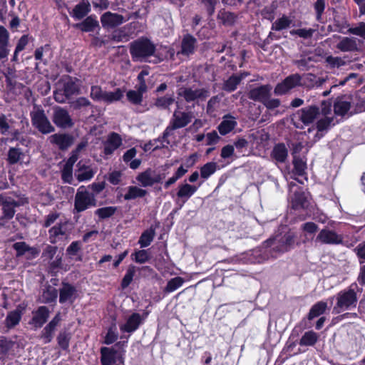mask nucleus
Returning <instances> with one entry per match:
<instances>
[{"label": "nucleus", "instance_id": "nucleus-1", "mask_svg": "<svg viewBox=\"0 0 365 365\" xmlns=\"http://www.w3.org/2000/svg\"><path fill=\"white\" fill-rule=\"evenodd\" d=\"M321 115L322 117L318 120L317 125L319 131H323L334 125V118L331 116V104L329 101L322 102L321 111L314 106L301 109L294 115L292 120L296 128L302 129L304 125L312 123Z\"/></svg>", "mask_w": 365, "mask_h": 365}, {"label": "nucleus", "instance_id": "nucleus-2", "mask_svg": "<svg viewBox=\"0 0 365 365\" xmlns=\"http://www.w3.org/2000/svg\"><path fill=\"white\" fill-rule=\"evenodd\" d=\"M155 52V44L147 38H140L130 43V53L133 61H148Z\"/></svg>", "mask_w": 365, "mask_h": 365}, {"label": "nucleus", "instance_id": "nucleus-3", "mask_svg": "<svg viewBox=\"0 0 365 365\" xmlns=\"http://www.w3.org/2000/svg\"><path fill=\"white\" fill-rule=\"evenodd\" d=\"M356 289L357 284L353 283L347 289L340 291L336 294V303L333 308V313L339 314L356 307L358 300Z\"/></svg>", "mask_w": 365, "mask_h": 365}, {"label": "nucleus", "instance_id": "nucleus-4", "mask_svg": "<svg viewBox=\"0 0 365 365\" xmlns=\"http://www.w3.org/2000/svg\"><path fill=\"white\" fill-rule=\"evenodd\" d=\"M78 86L75 81L69 77L63 78L57 83V88L53 93L54 99L58 103H65L71 96L77 93Z\"/></svg>", "mask_w": 365, "mask_h": 365}, {"label": "nucleus", "instance_id": "nucleus-5", "mask_svg": "<svg viewBox=\"0 0 365 365\" xmlns=\"http://www.w3.org/2000/svg\"><path fill=\"white\" fill-rule=\"evenodd\" d=\"M294 242L293 235L289 233L284 236H276L265 242V246L270 247L274 252L272 254L273 257H277L280 253L284 252L293 247Z\"/></svg>", "mask_w": 365, "mask_h": 365}, {"label": "nucleus", "instance_id": "nucleus-6", "mask_svg": "<svg viewBox=\"0 0 365 365\" xmlns=\"http://www.w3.org/2000/svg\"><path fill=\"white\" fill-rule=\"evenodd\" d=\"M30 115L32 125L41 133L48 134L54 131V127L49 121L43 109L35 106Z\"/></svg>", "mask_w": 365, "mask_h": 365}, {"label": "nucleus", "instance_id": "nucleus-7", "mask_svg": "<svg viewBox=\"0 0 365 365\" xmlns=\"http://www.w3.org/2000/svg\"><path fill=\"white\" fill-rule=\"evenodd\" d=\"M96 197L89 192L84 186H81L75 195L74 209L78 212H83L91 207L95 206Z\"/></svg>", "mask_w": 365, "mask_h": 365}, {"label": "nucleus", "instance_id": "nucleus-8", "mask_svg": "<svg viewBox=\"0 0 365 365\" xmlns=\"http://www.w3.org/2000/svg\"><path fill=\"white\" fill-rule=\"evenodd\" d=\"M209 91L204 88L182 87L178 90V95L187 102L204 100L209 96Z\"/></svg>", "mask_w": 365, "mask_h": 365}, {"label": "nucleus", "instance_id": "nucleus-9", "mask_svg": "<svg viewBox=\"0 0 365 365\" xmlns=\"http://www.w3.org/2000/svg\"><path fill=\"white\" fill-rule=\"evenodd\" d=\"M289 199L294 209L304 208L307 206V197L302 189L294 182L289 183Z\"/></svg>", "mask_w": 365, "mask_h": 365}, {"label": "nucleus", "instance_id": "nucleus-10", "mask_svg": "<svg viewBox=\"0 0 365 365\" xmlns=\"http://www.w3.org/2000/svg\"><path fill=\"white\" fill-rule=\"evenodd\" d=\"M27 200L24 198H20L15 200L11 197L5 196L0 198V203L3 210V218L11 220L15 215V207L23 205L26 203Z\"/></svg>", "mask_w": 365, "mask_h": 365}, {"label": "nucleus", "instance_id": "nucleus-11", "mask_svg": "<svg viewBox=\"0 0 365 365\" xmlns=\"http://www.w3.org/2000/svg\"><path fill=\"white\" fill-rule=\"evenodd\" d=\"M302 77L295 73L287 76L282 82L278 83L274 88V93L277 95H283L289 90L301 84Z\"/></svg>", "mask_w": 365, "mask_h": 365}, {"label": "nucleus", "instance_id": "nucleus-12", "mask_svg": "<svg viewBox=\"0 0 365 365\" xmlns=\"http://www.w3.org/2000/svg\"><path fill=\"white\" fill-rule=\"evenodd\" d=\"M101 354L102 365H119L123 363L122 357L113 348L102 347Z\"/></svg>", "mask_w": 365, "mask_h": 365}, {"label": "nucleus", "instance_id": "nucleus-13", "mask_svg": "<svg viewBox=\"0 0 365 365\" xmlns=\"http://www.w3.org/2000/svg\"><path fill=\"white\" fill-rule=\"evenodd\" d=\"M96 173V169L84 161H79L75 171V176L79 182L91 180Z\"/></svg>", "mask_w": 365, "mask_h": 365}, {"label": "nucleus", "instance_id": "nucleus-14", "mask_svg": "<svg viewBox=\"0 0 365 365\" xmlns=\"http://www.w3.org/2000/svg\"><path fill=\"white\" fill-rule=\"evenodd\" d=\"M317 240L323 244L339 245L342 244L343 237L334 230L323 229L317 235Z\"/></svg>", "mask_w": 365, "mask_h": 365}, {"label": "nucleus", "instance_id": "nucleus-15", "mask_svg": "<svg viewBox=\"0 0 365 365\" xmlns=\"http://www.w3.org/2000/svg\"><path fill=\"white\" fill-rule=\"evenodd\" d=\"M53 121L57 127L62 128H70L73 124L68 112L59 107L54 109Z\"/></svg>", "mask_w": 365, "mask_h": 365}, {"label": "nucleus", "instance_id": "nucleus-16", "mask_svg": "<svg viewBox=\"0 0 365 365\" xmlns=\"http://www.w3.org/2000/svg\"><path fill=\"white\" fill-rule=\"evenodd\" d=\"M272 88L270 85H262L254 88L250 91L248 97L251 100L264 103L267 98L271 96Z\"/></svg>", "mask_w": 365, "mask_h": 365}, {"label": "nucleus", "instance_id": "nucleus-17", "mask_svg": "<svg viewBox=\"0 0 365 365\" xmlns=\"http://www.w3.org/2000/svg\"><path fill=\"white\" fill-rule=\"evenodd\" d=\"M122 145V138L116 133H110L103 143V153L110 155Z\"/></svg>", "mask_w": 365, "mask_h": 365}, {"label": "nucleus", "instance_id": "nucleus-18", "mask_svg": "<svg viewBox=\"0 0 365 365\" xmlns=\"http://www.w3.org/2000/svg\"><path fill=\"white\" fill-rule=\"evenodd\" d=\"M125 21V19L122 15L110 11L106 12L101 17V22L104 28H114Z\"/></svg>", "mask_w": 365, "mask_h": 365}, {"label": "nucleus", "instance_id": "nucleus-19", "mask_svg": "<svg viewBox=\"0 0 365 365\" xmlns=\"http://www.w3.org/2000/svg\"><path fill=\"white\" fill-rule=\"evenodd\" d=\"M192 114L190 112H182L176 110L171 120V126L173 129L181 128L186 126L191 122Z\"/></svg>", "mask_w": 365, "mask_h": 365}, {"label": "nucleus", "instance_id": "nucleus-20", "mask_svg": "<svg viewBox=\"0 0 365 365\" xmlns=\"http://www.w3.org/2000/svg\"><path fill=\"white\" fill-rule=\"evenodd\" d=\"M48 317V309L45 306L39 307L36 311L33 312L31 324L36 329L40 328L45 324Z\"/></svg>", "mask_w": 365, "mask_h": 365}, {"label": "nucleus", "instance_id": "nucleus-21", "mask_svg": "<svg viewBox=\"0 0 365 365\" xmlns=\"http://www.w3.org/2000/svg\"><path fill=\"white\" fill-rule=\"evenodd\" d=\"M143 322V317L138 313L132 314L124 324L120 325V329L123 332L131 333L135 331Z\"/></svg>", "mask_w": 365, "mask_h": 365}, {"label": "nucleus", "instance_id": "nucleus-22", "mask_svg": "<svg viewBox=\"0 0 365 365\" xmlns=\"http://www.w3.org/2000/svg\"><path fill=\"white\" fill-rule=\"evenodd\" d=\"M66 224L60 223L49 230V241L52 244L57 243L59 240L66 237Z\"/></svg>", "mask_w": 365, "mask_h": 365}, {"label": "nucleus", "instance_id": "nucleus-23", "mask_svg": "<svg viewBox=\"0 0 365 365\" xmlns=\"http://www.w3.org/2000/svg\"><path fill=\"white\" fill-rule=\"evenodd\" d=\"M200 185L196 186L186 182L179 185L177 192L178 197L181 199L183 202H185L196 192Z\"/></svg>", "mask_w": 365, "mask_h": 365}, {"label": "nucleus", "instance_id": "nucleus-24", "mask_svg": "<svg viewBox=\"0 0 365 365\" xmlns=\"http://www.w3.org/2000/svg\"><path fill=\"white\" fill-rule=\"evenodd\" d=\"M359 41L355 38H343L337 44V48L343 52L356 51L359 50Z\"/></svg>", "mask_w": 365, "mask_h": 365}, {"label": "nucleus", "instance_id": "nucleus-25", "mask_svg": "<svg viewBox=\"0 0 365 365\" xmlns=\"http://www.w3.org/2000/svg\"><path fill=\"white\" fill-rule=\"evenodd\" d=\"M196 44V39L190 36H185L181 44V50L177 53V55L182 54L184 56H189L194 53Z\"/></svg>", "mask_w": 365, "mask_h": 365}, {"label": "nucleus", "instance_id": "nucleus-26", "mask_svg": "<svg viewBox=\"0 0 365 365\" xmlns=\"http://www.w3.org/2000/svg\"><path fill=\"white\" fill-rule=\"evenodd\" d=\"M76 290L75 287L70 284H64L60 290L59 302L60 303H72L76 299Z\"/></svg>", "mask_w": 365, "mask_h": 365}, {"label": "nucleus", "instance_id": "nucleus-27", "mask_svg": "<svg viewBox=\"0 0 365 365\" xmlns=\"http://www.w3.org/2000/svg\"><path fill=\"white\" fill-rule=\"evenodd\" d=\"M351 108V101L346 97L338 98L334 104V113L344 116L348 113Z\"/></svg>", "mask_w": 365, "mask_h": 365}, {"label": "nucleus", "instance_id": "nucleus-28", "mask_svg": "<svg viewBox=\"0 0 365 365\" xmlns=\"http://www.w3.org/2000/svg\"><path fill=\"white\" fill-rule=\"evenodd\" d=\"M237 125L235 118L230 115H226L223 117L222 121L218 125L220 133L225 135L231 132Z\"/></svg>", "mask_w": 365, "mask_h": 365}, {"label": "nucleus", "instance_id": "nucleus-29", "mask_svg": "<svg viewBox=\"0 0 365 365\" xmlns=\"http://www.w3.org/2000/svg\"><path fill=\"white\" fill-rule=\"evenodd\" d=\"M138 180L144 186H150L159 180V175L152 170H148L138 176Z\"/></svg>", "mask_w": 365, "mask_h": 365}, {"label": "nucleus", "instance_id": "nucleus-30", "mask_svg": "<svg viewBox=\"0 0 365 365\" xmlns=\"http://www.w3.org/2000/svg\"><path fill=\"white\" fill-rule=\"evenodd\" d=\"M9 34L7 30L0 26V58H5L9 53L8 48Z\"/></svg>", "mask_w": 365, "mask_h": 365}, {"label": "nucleus", "instance_id": "nucleus-31", "mask_svg": "<svg viewBox=\"0 0 365 365\" xmlns=\"http://www.w3.org/2000/svg\"><path fill=\"white\" fill-rule=\"evenodd\" d=\"M91 10V4L88 0H81L73 9L72 16L78 20L86 16Z\"/></svg>", "mask_w": 365, "mask_h": 365}, {"label": "nucleus", "instance_id": "nucleus-32", "mask_svg": "<svg viewBox=\"0 0 365 365\" xmlns=\"http://www.w3.org/2000/svg\"><path fill=\"white\" fill-rule=\"evenodd\" d=\"M52 143L56 144L61 149H66L72 143V138L65 134H54L50 137Z\"/></svg>", "mask_w": 365, "mask_h": 365}, {"label": "nucleus", "instance_id": "nucleus-33", "mask_svg": "<svg viewBox=\"0 0 365 365\" xmlns=\"http://www.w3.org/2000/svg\"><path fill=\"white\" fill-rule=\"evenodd\" d=\"M293 20L289 16L282 15L275 20L272 24V30L280 31L289 28L292 25Z\"/></svg>", "mask_w": 365, "mask_h": 365}, {"label": "nucleus", "instance_id": "nucleus-34", "mask_svg": "<svg viewBox=\"0 0 365 365\" xmlns=\"http://www.w3.org/2000/svg\"><path fill=\"white\" fill-rule=\"evenodd\" d=\"M98 22L93 16L87 17L83 22L76 24L74 26L85 32L93 31Z\"/></svg>", "mask_w": 365, "mask_h": 365}, {"label": "nucleus", "instance_id": "nucleus-35", "mask_svg": "<svg viewBox=\"0 0 365 365\" xmlns=\"http://www.w3.org/2000/svg\"><path fill=\"white\" fill-rule=\"evenodd\" d=\"M244 76L242 75H232L223 84V89L227 92L234 91L237 86L240 84Z\"/></svg>", "mask_w": 365, "mask_h": 365}, {"label": "nucleus", "instance_id": "nucleus-36", "mask_svg": "<svg viewBox=\"0 0 365 365\" xmlns=\"http://www.w3.org/2000/svg\"><path fill=\"white\" fill-rule=\"evenodd\" d=\"M21 319V312L19 309L11 311L8 313L5 324L7 328L11 329L16 326Z\"/></svg>", "mask_w": 365, "mask_h": 365}, {"label": "nucleus", "instance_id": "nucleus-37", "mask_svg": "<svg viewBox=\"0 0 365 365\" xmlns=\"http://www.w3.org/2000/svg\"><path fill=\"white\" fill-rule=\"evenodd\" d=\"M293 175L298 177L304 176V175L305 174V170L307 169V164L304 159L294 155L293 160Z\"/></svg>", "mask_w": 365, "mask_h": 365}, {"label": "nucleus", "instance_id": "nucleus-38", "mask_svg": "<svg viewBox=\"0 0 365 365\" xmlns=\"http://www.w3.org/2000/svg\"><path fill=\"white\" fill-rule=\"evenodd\" d=\"M272 156L279 163H284L287 157V150L284 144L276 145L272 152Z\"/></svg>", "mask_w": 365, "mask_h": 365}, {"label": "nucleus", "instance_id": "nucleus-39", "mask_svg": "<svg viewBox=\"0 0 365 365\" xmlns=\"http://www.w3.org/2000/svg\"><path fill=\"white\" fill-rule=\"evenodd\" d=\"M316 29L312 28H300L297 29H292L289 34L292 36H298L304 40L310 39L312 38Z\"/></svg>", "mask_w": 365, "mask_h": 365}, {"label": "nucleus", "instance_id": "nucleus-40", "mask_svg": "<svg viewBox=\"0 0 365 365\" xmlns=\"http://www.w3.org/2000/svg\"><path fill=\"white\" fill-rule=\"evenodd\" d=\"M318 340V334L313 331H309L304 334L302 336L299 345L300 346H314Z\"/></svg>", "mask_w": 365, "mask_h": 365}, {"label": "nucleus", "instance_id": "nucleus-41", "mask_svg": "<svg viewBox=\"0 0 365 365\" xmlns=\"http://www.w3.org/2000/svg\"><path fill=\"white\" fill-rule=\"evenodd\" d=\"M13 247L16 251L17 256H21L26 252H29L32 255H36L38 254V252L35 248L30 247L24 242H16L14 244Z\"/></svg>", "mask_w": 365, "mask_h": 365}, {"label": "nucleus", "instance_id": "nucleus-42", "mask_svg": "<svg viewBox=\"0 0 365 365\" xmlns=\"http://www.w3.org/2000/svg\"><path fill=\"white\" fill-rule=\"evenodd\" d=\"M327 307V304L324 302H319L313 305L309 311L308 318L309 320L322 314Z\"/></svg>", "mask_w": 365, "mask_h": 365}, {"label": "nucleus", "instance_id": "nucleus-43", "mask_svg": "<svg viewBox=\"0 0 365 365\" xmlns=\"http://www.w3.org/2000/svg\"><path fill=\"white\" fill-rule=\"evenodd\" d=\"M146 193L145 190H143L137 186H130L128 188L127 193L124 195V199L126 200H133L137 197H143Z\"/></svg>", "mask_w": 365, "mask_h": 365}, {"label": "nucleus", "instance_id": "nucleus-44", "mask_svg": "<svg viewBox=\"0 0 365 365\" xmlns=\"http://www.w3.org/2000/svg\"><path fill=\"white\" fill-rule=\"evenodd\" d=\"M217 165L216 163L210 162L205 164L200 168V176L203 179H207L217 170Z\"/></svg>", "mask_w": 365, "mask_h": 365}, {"label": "nucleus", "instance_id": "nucleus-45", "mask_svg": "<svg viewBox=\"0 0 365 365\" xmlns=\"http://www.w3.org/2000/svg\"><path fill=\"white\" fill-rule=\"evenodd\" d=\"M57 289L53 287L48 286L43 290L41 295V300L44 303H49L54 301L57 298Z\"/></svg>", "mask_w": 365, "mask_h": 365}, {"label": "nucleus", "instance_id": "nucleus-46", "mask_svg": "<svg viewBox=\"0 0 365 365\" xmlns=\"http://www.w3.org/2000/svg\"><path fill=\"white\" fill-rule=\"evenodd\" d=\"M123 97V92L120 88L116 89L113 92L106 91L103 102L106 103H112L120 101Z\"/></svg>", "mask_w": 365, "mask_h": 365}, {"label": "nucleus", "instance_id": "nucleus-47", "mask_svg": "<svg viewBox=\"0 0 365 365\" xmlns=\"http://www.w3.org/2000/svg\"><path fill=\"white\" fill-rule=\"evenodd\" d=\"M346 58L329 56L326 58V62L330 68H339L344 66L347 61Z\"/></svg>", "mask_w": 365, "mask_h": 365}, {"label": "nucleus", "instance_id": "nucleus-48", "mask_svg": "<svg viewBox=\"0 0 365 365\" xmlns=\"http://www.w3.org/2000/svg\"><path fill=\"white\" fill-rule=\"evenodd\" d=\"M154 237V231L152 229L145 230L140 236L138 243L141 247H148Z\"/></svg>", "mask_w": 365, "mask_h": 365}, {"label": "nucleus", "instance_id": "nucleus-49", "mask_svg": "<svg viewBox=\"0 0 365 365\" xmlns=\"http://www.w3.org/2000/svg\"><path fill=\"white\" fill-rule=\"evenodd\" d=\"M116 210L117 208L115 207H104L97 209L95 211V214L98 215L101 219H106L114 215Z\"/></svg>", "mask_w": 365, "mask_h": 365}, {"label": "nucleus", "instance_id": "nucleus-50", "mask_svg": "<svg viewBox=\"0 0 365 365\" xmlns=\"http://www.w3.org/2000/svg\"><path fill=\"white\" fill-rule=\"evenodd\" d=\"M105 93L106 91H103L101 87L98 86H92L91 88L90 96L95 101L103 102Z\"/></svg>", "mask_w": 365, "mask_h": 365}, {"label": "nucleus", "instance_id": "nucleus-51", "mask_svg": "<svg viewBox=\"0 0 365 365\" xmlns=\"http://www.w3.org/2000/svg\"><path fill=\"white\" fill-rule=\"evenodd\" d=\"M218 18L222 21L224 24L227 25H231L235 21V14L225 10L220 11L218 13Z\"/></svg>", "mask_w": 365, "mask_h": 365}, {"label": "nucleus", "instance_id": "nucleus-52", "mask_svg": "<svg viewBox=\"0 0 365 365\" xmlns=\"http://www.w3.org/2000/svg\"><path fill=\"white\" fill-rule=\"evenodd\" d=\"M183 282H184V280L182 279V278H181L180 277H175L168 282V283L165 287V291L168 292H174L175 290L178 289L180 287H181L182 285Z\"/></svg>", "mask_w": 365, "mask_h": 365}, {"label": "nucleus", "instance_id": "nucleus-53", "mask_svg": "<svg viewBox=\"0 0 365 365\" xmlns=\"http://www.w3.org/2000/svg\"><path fill=\"white\" fill-rule=\"evenodd\" d=\"M118 334L117 332V329L115 325L114 324L113 327H110L108 330V332L104 339V343L106 344H111L114 341H115L118 339Z\"/></svg>", "mask_w": 365, "mask_h": 365}, {"label": "nucleus", "instance_id": "nucleus-54", "mask_svg": "<svg viewBox=\"0 0 365 365\" xmlns=\"http://www.w3.org/2000/svg\"><path fill=\"white\" fill-rule=\"evenodd\" d=\"M128 100L135 105L140 104L143 101V95L135 90H130L127 93Z\"/></svg>", "mask_w": 365, "mask_h": 365}, {"label": "nucleus", "instance_id": "nucleus-55", "mask_svg": "<svg viewBox=\"0 0 365 365\" xmlns=\"http://www.w3.org/2000/svg\"><path fill=\"white\" fill-rule=\"evenodd\" d=\"M55 329L48 324L43 328L41 337L43 339L44 344L51 341Z\"/></svg>", "mask_w": 365, "mask_h": 365}, {"label": "nucleus", "instance_id": "nucleus-56", "mask_svg": "<svg viewBox=\"0 0 365 365\" xmlns=\"http://www.w3.org/2000/svg\"><path fill=\"white\" fill-rule=\"evenodd\" d=\"M349 32L365 38V23L360 22L356 26L349 28Z\"/></svg>", "mask_w": 365, "mask_h": 365}, {"label": "nucleus", "instance_id": "nucleus-57", "mask_svg": "<svg viewBox=\"0 0 365 365\" xmlns=\"http://www.w3.org/2000/svg\"><path fill=\"white\" fill-rule=\"evenodd\" d=\"M61 175L65 182L71 183L73 180V167L65 165Z\"/></svg>", "mask_w": 365, "mask_h": 365}, {"label": "nucleus", "instance_id": "nucleus-58", "mask_svg": "<svg viewBox=\"0 0 365 365\" xmlns=\"http://www.w3.org/2000/svg\"><path fill=\"white\" fill-rule=\"evenodd\" d=\"M134 274H135V270L133 267L129 268L127 270L124 277L123 278L122 282H121V286L123 289L126 288L130 284V282L133 280Z\"/></svg>", "mask_w": 365, "mask_h": 365}, {"label": "nucleus", "instance_id": "nucleus-59", "mask_svg": "<svg viewBox=\"0 0 365 365\" xmlns=\"http://www.w3.org/2000/svg\"><path fill=\"white\" fill-rule=\"evenodd\" d=\"M220 136L216 131H212L205 135V145H212L218 143Z\"/></svg>", "mask_w": 365, "mask_h": 365}, {"label": "nucleus", "instance_id": "nucleus-60", "mask_svg": "<svg viewBox=\"0 0 365 365\" xmlns=\"http://www.w3.org/2000/svg\"><path fill=\"white\" fill-rule=\"evenodd\" d=\"M91 105L90 101L85 97H80L72 103V106L74 109H81V108L87 107Z\"/></svg>", "mask_w": 365, "mask_h": 365}, {"label": "nucleus", "instance_id": "nucleus-61", "mask_svg": "<svg viewBox=\"0 0 365 365\" xmlns=\"http://www.w3.org/2000/svg\"><path fill=\"white\" fill-rule=\"evenodd\" d=\"M149 258V254L147 250H142L135 252V260L138 263H145Z\"/></svg>", "mask_w": 365, "mask_h": 365}, {"label": "nucleus", "instance_id": "nucleus-62", "mask_svg": "<svg viewBox=\"0 0 365 365\" xmlns=\"http://www.w3.org/2000/svg\"><path fill=\"white\" fill-rule=\"evenodd\" d=\"M325 9V0H317L314 4V9L317 13V20L319 21Z\"/></svg>", "mask_w": 365, "mask_h": 365}, {"label": "nucleus", "instance_id": "nucleus-63", "mask_svg": "<svg viewBox=\"0 0 365 365\" xmlns=\"http://www.w3.org/2000/svg\"><path fill=\"white\" fill-rule=\"evenodd\" d=\"M81 242L78 241H74L68 247L66 250L67 254L70 256H74L81 250Z\"/></svg>", "mask_w": 365, "mask_h": 365}, {"label": "nucleus", "instance_id": "nucleus-64", "mask_svg": "<svg viewBox=\"0 0 365 365\" xmlns=\"http://www.w3.org/2000/svg\"><path fill=\"white\" fill-rule=\"evenodd\" d=\"M57 250V247L48 245L43 250V255L48 259L51 260L56 255Z\"/></svg>", "mask_w": 365, "mask_h": 365}]
</instances>
